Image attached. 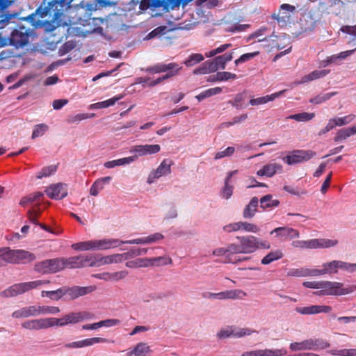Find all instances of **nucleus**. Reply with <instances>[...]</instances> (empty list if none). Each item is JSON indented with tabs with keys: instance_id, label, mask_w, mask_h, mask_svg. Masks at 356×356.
Returning <instances> with one entry per match:
<instances>
[{
	"instance_id": "obj_16",
	"label": "nucleus",
	"mask_w": 356,
	"mask_h": 356,
	"mask_svg": "<svg viewBox=\"0 0 356 356\" xmlns=\"http://www.w3.org/2000/svg\"><path fill=\"white\" fill-rule=\"evenodd\" d=\"M332 307L327 305H310L307 307H298L296 311L302 315H314L320 313H328Z\"/></svg>"
},
{
	"instance_id": "obj_53",
	"label": "nucleus",
	"mask_w": 356,
	"mask_h": 356,
	"mask_svg": "<svg viewBox=\"0 0 356 356\" xmlns=\"http://www.w3.org/2000/svg\"><path fill=\"white\" fill-rule=\"evenodd\" d=\"M204 60V56L201 54H192L184 62V65L187 67H192L195 65L202 62Z\"/></svg>"
},
{
	"instance_id": "obj_17",
	"label": "nucleus",
	"mask_w": 356,
	"mask_h": 356,
	"mask_svg": "<svg viewBox=\"0 0 356 356\" xmlns=\"http://www.w3.org/2000/svg\"><path fill=\"white\" fill-rule=\"evenodd\" d=\"M108 339L102 337H92L86 339L81 341H74L65 344V347L67 348H80L86 346H91L95 343H107Z\"/></svg>"
},
{
	"instance_id": "obj_1",
	"label": "nucleus",
	"mask_w": 356,
	"mask_h": 356,
	"mask_svg": "<svg viewBox=\"0 0 356 356\" xmlns=\"http://www.w3.org/2000/svg\"><path fill=\"white\" fill-rule=\"evenodd\" d=\"M67 7L65 0H54L49 3L48 6H40L35 12L27 17V20L35 27H42L45 26L47 31H54L56 26L51 24L47 21H44L42 19L47 16L51 20L54 21L59 19L64 11L65 8Z\"/></svg>"
},
{
	"instance_id": "obj_33",
	"label": "nucleus",
	"mask_w": 356,
	"mask_h": 356,
	"mask_svg": "<svg viewBox=\"0 0 356 356\" xmlns=\"http://www.w3.org/2000/svg\"><path fill=\"white\" fill-rule=\"evenodd\" d=\"M124 97V95H118L116 96H114L113 97L103 101L97 102L95 104H92L90 105L89 108L94 110V109H100V108H104L109 107L111 106H113L117 102L122 99Z\"/></svg>"
},
{
	"instance_id": "obj_20",
	"label": "nucleus",
	"mask_w": 356,
	"mask_h": 356,
	"mask_svg": "<svg viewBox=\"0 0 356 356\" xmlns=\"http://www.w3.org/2000/svg\"><path fill=\"white\" fill-rule=\"evenodd\" d=\"M123 244V241L118 238H104L97 239V251L116 248Z\"/></svg>"
},
{
	"instance_id": "obj_47",
	"label": "nucleus",
	"mask_w": 356,
	"mask_h": 356,
	"mask_svg": "<svg viewBox=\"0 0 356 356\" xmlns=\"http://www.w3.org/2000/svg\"><path fill=\"white\" fill-rule=\"evenodd\" d=\"M233 334L232 336L234 338H241L245 336H249L252 333H257L258 332L254 330H252L248 327H238L235 326H232Z\"/></svg>"
},
{
	"instance_id": "obj_44",
	"label": "nucleus",
	"mask_w": 356,
	"mask_h": 356,
	"mask_svg": "<svg viewBox=\"0 0 356 356\" xmlns=\"http://www.w3.org/2000/svg\"><path fill=\"white\" fill-rule=\"evenodd\" d=\"M51 273H55L65 269L64 258L49 259Z\"/></svg>"
},
{
	"instance_id": "obj_48",
	"label": "nucleus",
	"mask_w": 356,
	"mask_h": 356,
	"mask_svg": "<svg viewBox=\"0 0 356 356\" xmlns=\"http://www.w3.org/2000/svg\"><path fill=\"white\" fill-rule=\"evenodd\" d=\"M287 351L284 349H259L258 356H284Z\"/></svg>"
},
{
	"instance_id": "obj_19",
	"label": "nucleus",
	"mask_w": 356,
	"mask_h": 356,
	"mask_svg": "<svg viewBox=\"0 0 356 356\" xmlns=\"http://www.w3.org/2000/svg\"><path fill=\"white\" fill-rule=\"evenodd\" d=\"M51 318L54 327H63L69 324H75L79 322L78 312H70L59 318Z\"/></svg>"
},
{
	"instance_id": "obj_42",
	"label": "nucleus",
	"mask_w": 356,
	"mask_h": 356,
	"mask_svg": "<svg viewBox=\"0 0 356 356\" xmlns=\"http://www.w3.org/2000/svg\"><path fill=\"white\" fill-rule=\"evenodd\" d=\"M280 201L273 200L271 195H266L260 199V207L263 209L275 208L278 207Z\"/></svg>"
},
{
	"instance_id": "obj_6",
	"label": "nucleus",
	"mask_w": 356,
	"mask_h": 356,
	"mask_svg": "<svg viewBox=\"0 0 356 356\" xmlns=\"http://www.w3.org/2000/svg\"><path fill=\"white\" fill-rule=\"evenodd\" d=\"M338 244V241L328 238H313L307 241H293L292 246L300 249L329 248Z\"/></svg>"
},
{
	"instance_id": "obj_41",
	"label": "nucleus",
	"mask_w": 356,
	"mask_h": 356,
	"mask_svg": "<svg viewBox=\"0 0 356 356\" xmlns=\"http://www.w3.org/2000/svg\"><path fill=\"white\" fill-rule=\"evenodd\" d=\"M42 213L40 204H34L31 209L27 211V216L30 222L38 225L37 218Z\"/></svg>"
},
{
	"instance_id": "obj_30",
	"label": "nucleus",
	"mask_w": 356,
	"mask_h": 356,
	"mask_svg": "<svg viewBox=\"0 0 356 356\" xmlns=\"http://www.w3.org/2000/svg\"><path fill=\"white\" fill-rule=\"evenodd\" d=\"M72 248L78 251H97V239L74 243Z\"/></svg>"
},
{
	"instance_id": "obj_23",
	"label": "nucleus",
	"mask_w": 356,
	"mask_h": 356,
	"mask_svg": "<svg viewBox=\"0 0 356 356\" xmlns=\"http://www.w3.org/2000/svg\"><path fill=\"white\" fill-rule=\"evenodd\" d=\"M275 234L276 237L289 238L291 239L298 238L300 236L299 232L289 227H280L274 229L270 232V234Z\"/></svg>"
},
{
	"instance_id": "obj_24",
	"label": "nucleus",
	"mask_w": 356,
	"mask_h": 356,
	"mask_svg": "<svg viewBox=\"0 0 356 356\" xmlns=\"http://www.w3.org/2000/svg\"><path fill=\"white\" fill-rule=\"evenodd\" d=\"M339 270V260H333L330 262L323 263L321 268H316V275L317 276L325 274H334Z\"/></svg>"
},
{
	"instance_id": "obj_10",
	"label": "nucleus",
	"mask_w": 356,
	"mask_h": 356,
	"mask_svg": "<svg viewBox=\"0 0 356 356\" xmlns=\"http://www.w3.org/2000/svg\"><path fill=\"white\" fill-rule=\"evenodd\" d=\"M316 155L312 150H295L291 154L283 158V161L288 165H293L302 161H307Z\"/></svg>"
},
{
	"instance_id": "obj_12",
	"label": "nucleus",
	"mask_w": 356,
	"mask_h": 356,
	"mask_svg": "<svg viewBox=\"0 0 356 356\" xmlns=\"http://www.w3.org/2000/svg\"><path fill=\"white\" fill-rule=\"evenodd\" d=\"M96 289L95 286L72 287L63 286V291L64 296L66 295L70 300H74L80 296H83L93 292Z\"/></svg>"
},
{
	"instance_id": "obj_4",
	"label": "nucleus",
	"mask_w": 356,
	"mask_h": 356,
	"mask_svg": "<svg viewBox=\"0 0 356 356\" xmlns=\"http://www.w3.org/2000/svg\"><path fill=\"white\" fill-rule=\"evenodd\" d=\"M330 343L323 339L309 338L299 342H292L289 345L291 351L314 350L319 351L328 348Z\"/></svg>"
},
{
	"instance_id": "obj_32",
	"label": "nucleus",
	"mask_w": 356,
	"mask_h": 356,
	"mask_svg": "<svg viewBox=\"0 0 356 356\" xmlns=\"http://www.w3.org/2000/svg\"><path fill=\"white\" fill-rule=\"evenodd\" d=\"M81 263H83V267H100L99 254H81Z\"/></svg>"
},
{
	"instance_id": "obj_5",
	"label": "nucleus",
	"mask_w": 356,
	"mask_h": 356,
	"mask_svg": "<svg viewBox=\"0 0 356 356\" xmlns=\"http://www.w3.org/2000/svg\"><path fill=\"white\" fill-rule=\"evenodd\" d=\"M5 264H26L36 259L35 254L25 250H13L9 247H4Z\"/></svg>"
},
{
	"instance_id": "obj_62",
	"label": "nucleus",
	"mask_w": 356,
	"mask_h": 356,
	"mask_svg": "<svg viewBox=\"0 0 356 356\" xmlns=\"http://www.w3.org/2000/svg\"><path fill=\"white\" fill-rule=\"evenodd\" d=\"M95 116L94 113L88 114V113H78L74 115L70 116L67 119V122L69 123H75L79 122L81 120H86L88 118H93Z\"/></svg>"
},
{
	"instance_id": "obj_37",
	"label": "nucleus",
	"mask_w": 356,
	"mask_h": 356,
	"mask_svg": "<svg viewBox=\"0 0 356 356\" xmlns=\"http://www.w3.org/2000/svg\"><path fill=\"white\" fill-rule=\"evenodd\" d=\"M136 161L135 156H129L116 160L109 161L104 163V165L106 168H113L116 166L129 165Z\"/></svg>"
},
{
	"instance_id": "obj_61",
	"label": "nucleus",
	"mask_w": 356,
	"mask_h": 356,
	"mask_svg": "<svg viewBox=\"0 0 356 356\" xmlns=\"http://www.w3.org/2000/svg\"><path fill=\"white\" fill-rule=\"evenodd\" d=\"M240 230H243L247 232L257 233L259 232L260 228L252 223L248 222L239 221Z\"/></svg>"
},
{
	"instance_id": "obj_54",
	"label": "nucleus",
	"mask_w": 356,
	"mask_h": 356,
	"mask_svg": "<svg viewBox=\"0 0 356 356\" xmlns=\"http://www.w3.org/2000/svg\"><path fill=\"white\" fill-rule=\"evenodd\" d=\"M34 270L42 274L51 273L49 259L36 263L34 266Z\"/></svg>"
},
{
	"instance_id": "obj_18",
	"label": "nucleus",
	"mask_w": 356,
	"mask_h": 356,
	"mask_svg": "<svg viewBox=\"0 0 356 356\" xmlns=\"http://www.w3.org/2000/svg\"><path fill=\"white\" fill-rule=\"evenodd\" d=\"M39 316L38 305H30L22 307L12 314L14 318H29Z\"/></svg>"
},
{
	"instance_id": "obj_26",
	"label": "nucleus",
	"mask_w": 356,
	"mask_h": 356,
	"mask_svg": "<svg viewBox=\"0 0 356 356\" xmlns=\"http://www.w3.org/2000/svg\"><path fill=\"white\" fill-rule=\"evenodd\" d=\"M287 275L290 277H316V268L301 267L298 268H290L287 271Z\"/></svg>"
},
{
	"instance_id": "obj_25",
	"label": "nucleus",
	"mask_w": 356,
	"mask_h": 356,
	"mask_svg": "<svg viewBox=\"0 0 356 356\" xmlns=\"http://www.w3.org/2000/svg\"><path fill=\"white\" fill-rule=\"evenodd\" d=\"M284 40H289V38L285 33H280L279 35L273 33L269 37H267V40L265 42H268V45L272 48L281 49L284 47V43L282 42Z\"/></svg>"
},
{
	"instance_id": "obj_45",
	"label": "nucleus",
	"mask_w": 356,
	"mask_h": 356,
	"mask_svg": "<svg viewBox=\"0 0 356 356\" xmlns=\"http://www.w3.org/2000/svg\"><path fill=\"white\" fill-rule=\"evenodd\" d=\"M233 58L232 53H226L223 55L216 56L213 58L218 70H225L226 63Z\"/></svg>"
},
{
	"instance_id": "obj_60",
	"label": "nucleus",
	"mask_w": 356,
	"mask_h": 356,
	"mask_svg": "<svg viewBox=\"0 0 356 356\" xmlns=\"http://www.w3.org/2000/svg\"><path fill=\"white\" fill-rule=\"evenodd\" d=\"M336 94H337L336 92L321 94V95L316 96L314 98H312L309 100V102L311 103L316 104H321V103L330 99L332 97H333Z\"/></svg>"
},
{
	"instance_id": "obj_64",
	"label": "nucleus",
	"mask_w": 356,
	"mask_h": 356,
	"mask_svg": "<svg viewBox=\"0 0 356 356\" xmlns=\"http://www.w3.org/2000/svg\"><path fill=\"white\" fill-rule=\"evenodd\" d=\"M355 115L350 114L344 117H338L334 118L333 119L335 122V124L337 125V127H341L349 124L355 119Z\"/></svg>"
},
{
	"instance_id": "obj_28",
	"label": "nucleus",
	"mask_w": 356,
	"mask_h": 356,
	"mask_svg": "<svg viewBox=\"0 0 356 356\" xmlns=\"http://www.w3.org/2000/svg\"><path fill=\"white\" fill-rule=\"evenodd\" d=\"M124 253L122 254H113L106 256H102L99 254V264L100 266L104 265H108L112 264H118L122 262L125 259Z\"/></svg>"
},
{
	"instance_id": "obj_11",
	"label": "nucleus",
	"mask_w": 356,
	"mask_h": 356,
	"mask_svg": "<svg viewBox=\"0 0 356 356\" xmlns=\"http://www.w3.org/2000/svg\"><path fill=\"white\" fill-rule=\"evenodd\" d=\"M22 327L28 330H40L54 327L52 318H34L22 323Z\"/></svg>"
},
{
	"instance_id": "obj_40",
	"label": "nucleus",
	"mask_w": 356,
	"mask_h": 356,
	"mask_svg": "<svg viewBox=\"0 0 356 356\" xmlns=\"http://www.w3.org/2000/svg\"><path fill=\"white\" fill-rule=\"evenodd\" d=\"M65 268H83L81 254L78 256L64 258Z\"/></svg>"
},
{
	"instance_id": "obj_57",
	"label": "nucleus",
	"mask_w": 356,
	"mask_h": 356,
	"mask_svg": "<svg viewBox=\"0 0 356 356\" xmlns=\"http://www.w3.org/2000/svg\"><path fill=\"white\" fill-rule=\"evenodd\" d=\"M147 248H133L129 250L127 252H124L126 260L133 258L137 256L145 255L147 253Z\"/></svg>"
},
{
	"instance_id": "obj_8",
	"label": "nucleus",
	"mask_w": 356,
	"mask_h": 356,
	"mask_svg": "<svg viewBox=\"0 0 356 356\" xmlns=\"http://www.w3.org/2000/svg\"><path fill=\"white\" fill-rule=\"evenodd\" d=\"M31 33L32 31L24 26L14 29L10 34L11 45L16 48L24 47L28 44Z\"/></svg>"
},
{
	"instance_id": "obj_22",
	"label": "nucleus",
	"mask_w": 356,
	"mask_h": 356,
	"mask_svg": "<svg viewBox=\"0 0 356 356\" xmlns=\"http://www.w3.org/2000/svg\"><path fill=\"white\" fill-rule=\"evenodd\" d=\"M152 353V350L147 343L139 342L127 351V356H150Z\"/></svg>"
},
{
	"instance_id": "obj_13",
	"label": "nucleus",
	"mask_w": 356,
	"mask_h": 356,
	"mask_svg": "<svg viewBox=\"0 0 356 356\" xmlns=\"http://www.w3.org/2000/svg\"><path fill=\"white\" fill-rule=\"evenodd\" d=\"M236 238L241 243L243 254H252L258 250L257 237L248 235L237 236Z\"/></svg>"
},
{
	"instance_id": "obj_2",
	"label": "nucleus",
	"mask_w": 356,
	"mask_h": 356,
	"mask_svg": "<svg viewBox=\"0 0 356 356\" xmlns=\"http://www.w3.org/2000/svg\"><path fill=\"white\" fill-rule=\"evenodd\" d=\"M356 291V285H351L347 288L343 284L338 282L321 281L319 291L314 292L318 296H342L351 293Z\"/></svg>"
},
{
	"instance_id": "obj_55",
	"label": "nucleus",
	"mask_w": 356,
	"mask_h": 356,
	"mask_svg": "<svg viewBox=\"0 0 356 356\" xmlns=\"http://www.w3.org/2000/svg\"><path fill=\"white\" fill-rule=\"evenodd\" d=\"M333 356H356V348L331 350L327 352Z\"/></svg>"
},
{
	"instance_id": "obj_14",
	"label": "nucleus",
	"mask_w": 356,
	"mask_h": 356,
	"mask_svg": "<svg viewBox=\"0 0 356 356\" xmlns=\"http://www.w3.org/2000/svg\"><path fill=\"white\" fill-rule=\"evenodd\" d=\"M160 149L159 145H139L131 147L129 152L135 154L133 156H135L136 160L139 156L158 153Z\"/></svg>"
},
{
	"instance_id": "obj_3",
	"label": "nucleus",
	"mask_w": 356,
	"mask_h": 356,
	"mask_svg": "<svg viewBox=\"0 0 356 356\" xmlns=\"http://www.w3.org/2000/svg\"><path fill=\"white\" fill-rule=\"evenodd\" d=\"M50 282L48 280H38L35 281L21 282L12 285L1 293V296L5 298L14 297L23 294L33 289H39L43 285Z\"/></svg>"
},
{
	"instance_id": "obj_56",
	"label": "nucleus",
	"mask_w": 356,
	"mask_h": 356,
	"mask_svg": "<svg viewBox=\"0 0 356 356\" xmlns=\"http://www.w3.org/2000/svg\"><path fill=\"white\" fill-rule=\"evenodd\" d=\"M57 167L55 165H51L44 167L41 171L38 172L36 175L37 179H42L43 177H49L56 172Z\"/></svg>"
},
{
	"instance_id": "obj_9",
	"label": "nucleus",
	"mask_w": 356,
	"mask_h": 356,
	"mask_svg": "<svg viewBox=\"0 0 356 356\" xmlns=\"http://www.w3.org/2000/svg\"><path fill=\"white\" fill-rule=\"evenodd\" d=\"M174 164L170 159H164L156 170L150 172L148 175L147 182L152 184L156 181L159 178L167 176L171 173V166Z\"/></svg>"
},
{
	"instance_id": "obj_50",
	"label": "nucleus",
	"mask_w": 356,
	"mask_h": 356,
	"mask_svg": "<svg viewBox=\"0 0 356 356\" xmlns=\"http://www.w3.org/2000/svg\"><path fill=\"white\" fill-rule=\"evenodd\" d=\"M315 116L314 113L303 112L300 113L291 115L287 119L294 120L298 122H308L312 120Z\"/></svg>"
},
{
	"instance_id": "obj_58",
	"label": "nucleus",
	"mask_w": 356,
	"mask_h": 356,
	"mask_svg": "<svg viewBox=\"0 0 356 356\" xmlns=\"http://www.w3.org/2000/svg\"><path fill=\"white\" fill-rule=\"evenodd\" d=\"M352 135H353V134L351 127L341 129L337 131L334 139L336 142L342 141Z\"/></svg>"
},
{
	"instance_id": "obj_7",
	"label": "nucleus",
	"mask_w": 356,
	"mask_h": 356,
	"mask_svg": "<svg viewBox=\"0 0 356 356\" xmlns=\"http://www.w3.org/2000/svg\"><path fill=\"white\" fill-rule=\"evenodd\" d=\"M172 260L167 257H158L153 258L136 259L126 263V266L131 268H145L149 266H159L170 264Z\"/></svg>"
},
{
	"instance_id": "obj_52",
	"label": "nucleus",
	"mask_w": 356,
	"mask_h": 356,
	"mask_svg": "<svg viewBox=\"0 0 356 356\" xmlns=\"http://www.w3.org/2000/svg\"><path fill=\"white\" fill-rule=\"evenodd\" d=\"M268 30L267 27H261L259 29L257 30L251 35H250L247 41L249 42L251 40L257 39V42H264L267 40V37L264 36L266 31Z\"/></svg>"
},
{
	"instance_id": "obj_36",
	"label": "nucleus",
	"mask_w": 356,
	"mask_h": 356,
	"mask_svg": "<svg viewBox=\"0 0 356 356\" xmlns=\"http://www.w3.org/2000/svg\"><path fill=\"white\" fill-rule=\"evenodd\" d=\"M284 92V90H282V91L271 94L270 95H266L264 97L252 99L250 101V104L252 106L264 104L268 103V102L273 101L276 98L280 97L281 95L283 94Z\"/></svg>"
},
{
	"instance_id": "obj_51",
	"label": "nucleus",
	"mask_w": 356,
	"mask_h": 356,
	"mask_svg": "<svg viewBox=\"0 0 356 356\" xmlns=\"http://www.w3.org/2000/svg\"><path fill=\"white\" fill-rule=\"evenodd\" d=\"M222 92V88L220 87H215L212 88L207 89L198 95L196 96V98L199 102L202 101L203 99L211 97L213 95H218Z\"/></svg>"
},
{
	"instance_id": "obj_43",
	"label": "nucleus",
	"mask_w": 356,
	"mask_h": 356,
	"mask_svg": "<svg viewBox=\"0 0 356 356\" xmlns=\"http://www.w3.org/2000/svg\"><path fill=\"white\" fill-rule=\"evenodd\" d=\"M283 253L280 250H276L274 251L270 252L267 254L261 261V264L264 265H268L270 263L277 261L282 258Z\"/></svg>"
},
{
	"instance_id": "obj_35",
	"label": "nucleus",
	"mask_w": 356,
	"mask_h": 356,
	"mask_svg": "<svg viewBox=\"0 0 356 356\" xmlns=\"http://www.w3.org/2000/svg\"><path fill=\"white\" fill-rule=\"evenodd\" d=\"M237 170L231 171L228 173L225 180V186L221 191V196L222 198L228 200L231 197L233 193V186L229 184V180L232 177L236 174Z\"/></svg>"
},
{
	"instance_id": "obj_59",
	"label": "nucleus",
	"mask_w": 356,
	"mask_h": 356,
	"mask_svg": "<svg viewBox=\"0 0 356 356\" xmlns=\"http://www.w3.org/2000/svg\"><path fill=\"white\" fill-rule=\"evenodd\" d=\"M39 316L45 314H56L60 312V309L58 307L38 305Z\"/></svg>"
},
{
	"instance_id": "obj_39",
	"label": "nucleus",
	"mask_w": 356,
	"mask_h": 356,
	"mask_svg": "<svg viewBox=\"0 0 356 356\" xmlns=\"http://www.w3.org/2000/svg\"><path fill=\"white\" fill-rule=\"evenodd\" d=\"M44 196L42 192L38 191L33 193L26 197H23L20 201V205L24 207L28 204H40V199Z\"/></svg>"
},
{
	"instance_id": "obj_63",
	"label": "nucleus",
	"mask_w": 356,
	"mask_h": 356,
	"mask_svg": "<svg viewBox=\"0 0 356 356\" xmlns=\"http://www.w3.org/2000/svg\"><path fill=\"white\" fill-rule=\"evenodd\" d=\"M48 126L45 124H39L35 126L32 138H36L38 137L42 136L44 134V133L47 131Z\"/></svg>"
},
{
	"instance_id": "obj_34",
	"label": "nucleus",
	"mask_w": 356,
	"mask_h": 356,
	"mask_svg": "<svg viewBox=\"0 0 356 356\" xmlns=\"http://www.w3.org/2000/svg\"><path fill=\"white\" fill-rule=\"evenodd\" d=\"M259 200L253 197L249 204L244 208L243 216L244 218H252L256 213L258 207Z\"/></svg>"
},
{
	"instance_id": "obj_38",
	"label": "nucleus",
	"mask_w": 356,
	"mask_h": 356,
	"mask_svg": "<svg viewBox=\"0 0 356 356\" xmlns=\"http://www.w3.org/2000/svg\"><path fill=\"white\" fill-rule=\"evenodd\" d=\"M175 67H177L176 63H170L168 64L158 63L154 66L147 68L145 70V71L148 72H153V73H161V72H165L168 70H172Z\"/></svg>"
},
{
	"instance_id": "obj_21",
	"label": "nucleus",
	"mask_w": 356,
	"mask_h": 356,
	"mask_svg": "<svg viewBox=\"0 0 356 356\" xmlns=\"http://www.w3.org/2000/svg\"><path fill=\"white\" fill-rule=\"evenodd\" d=\"M282 165L277 163H270L263 166L261 169L257 172L258 176H266L271 177L276 173H281Z\"/></svg>"
},
{
	"instance_id": "obj_29",
	"label": "nucleus",
	"mask_w": 356,
	"mask_h": 356,
	"mask_svg": "<svg viewBox=\"0 0 356 356\" xmlns=\"http://www.w3.org/2000/svg\"><path fill=\"white\" fill-rule=\"evenodd\" d=\"M218 71L214 60H209L203 63L193 71L194 74H206Z\"/></svg>"
},
{
	"instance_id": "obj_31",
	"label": "nucleus",
	"mask_w": 356,
	"mask_h": 356,
	"mask_svg": "<svg viewBox=\"0 0 356 356\" xmlns=\"http://www.w3.org/2000/svg\"><path fill=\"white\" fill-rule=\"evenodd\" d=\"M111 177H104L97 179L92 185L90 189V194L92 196H97L102 191L106 184L110 183Z\"/></svg>"
},
{
	"instance_id": "obj_27",
	"label": "nucleus",
	"mask_w": 356,
	"mask_h": 356,
	"mask_svg": "<svg viewBox=\"0 0 356 356\" xmlns=\"http://www.w3.org/2000/svg\"><path fill=\"white\" fill-rule=\"evenodd\" d=\"M330 73L329 70H314L311 73L303 76L300 81L295 82V84H303L316 79H318L323 77H325Z\"/></svg>"
},
{
	"instance_id": "obj_49",
	"label": "nucleus",
	"mask_w": 356,
	"mask_h": 356,
	"mask_svg": "<svg viewBox=\"0 0 356 356\" xmlns=\"http://www.w3.org/2000/svg\"><path fill=\"white\" fill-rule=\"evenodd\" d=\"M41 296L48 297L53 300H59L64 296L63 287L55 291H42Z\"/></svg>"
},
{
	"instance_id": "obj_15",
	"label": "nucleus",
	"mask_w": 356,
	"mask_h": 356,
	"mask_svg": "<svg viewBox=\"0 0 356 356\" xmlns=\"http://www.w3.org/2000/svg\"><path fill=\"white\" fill-rule=\"evenodd\" d=\"M47 196L54 200H61L67 195V185L58 183L50 185L45 190Z\"/></svg>"
},
{
	"instance_id": "obj_46",
	"label": "nucleus",
	"mask_w": 356,
	"mask_h": 356,
	"mask_svg": "<svg viewBox=\"0 0 356 356\" xmlns=\"http://www.w3.org/2000/svg\"><path fill=\"white\" fill-rule=\"evenodd\" d=\"M226 299L243 300L247 296V293L241 289H232L225 291Z\"/></svg>"
}]
</instances>
